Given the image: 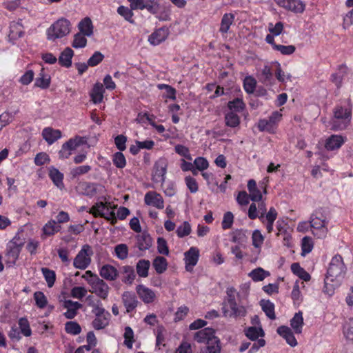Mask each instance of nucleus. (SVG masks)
Listing matches in <instances>:
<instances>
[{"mask_svg":"<svg viewBox=\"0 0 353 353\" xmlns=\"http://www.w3.org/2000/svg\"><path fill=\"white\" fill-rule=\"evenodd\" d=\"M352 110V105L350 99L335 106L333 110L332 130H343L347 128L351 123Z\"/></svg>","mask_w":353,"mask_h":353,"instance_id":"obj_1","label":"nucleus"},{"mask_svg":"<svg viewBox=\"0 0 353 353\" xmlns=\"http://www.w3.org/2000/svg\"><path fill=\"white\" fill-rule=\"evenodd\" d=\"M346 268L343 257L336 254L332 257L325 279V288L327 289L328 282H334L338 277L345 273Z\"/></svg>","mask_w":353,"mask_h":353,"instance_id":"obj_2","label":"nucleus"},{"mask_svg":"<svg viewBox=\"0 0 353 353\" xmlns=\"http://www.w3.org/2000/svg\"><path fill=\"white\" fill-rule=\"evenodd\" d=\"M70 22L67 19H59L47 29V39L49 41H55L66 36L70 32Z\"/></svg>","mask_w":353,"mask_h":353,"instance_id":"obj_3","label":"nucleus"},{"mask_svg":"<svg viewBox=\"0 0 353 353\" xmlns=\"http://www.w3.org/2000/svg\"><path fill=\"white\" fill-rule=\"evenodd\" d=\"M310 226L312 229L313 234L317 238L325 236L327 228L325 217L323 214L317 210L311 214L310 219Z\"/></svg>","mask_w":353,"mask_h":353,"instance_id":"obj_4","label":"nucleus"},{"mask_svg":"<svg viewBox=\"0 0 353 353\" xmlns=\"http://www.w3.org/2000/svg\"><path fill=\"white\" fill-rule=\"evenodd\" d=\"M281 119L282 114L279 111H274L268 119H259L257 128L261 132L265 131L269 133H274Z\"/></svg>","mask_w":353,"mask_h":353,"instance_id":"obj_5","label":"nucleus"},{"mask_svg":"<svg viewBox=\"0 0 353 353\" xmlns=\"http://www.w3.org/2000/svg\"><path fill=\"white\" fill-rule=\"evenodd\" d=\"M92 254V248L88 244L83 245L74 259V267L77 269L85 270L91 263Z\"/></svg>","mask_w":353,"mask_h":353,"instance_id":"obj_6","label":"nucleus"},{"mask_svg":"<svg viewBox=\"0 0 353 353\" xmlns=\"http://www.w3.org/2000/svg\"><path fill=\"white\" fill-rule=\"evenodd\" d=\"M88 284L91 287L90 290L92 293L95 294L97 296L105 300L108 298L110 288L108 285L99 276L90 279Z\"/></svg>","mask_w":353,"mask_h":353,"instance_id":"obj_7","label":"nucleus"},{"mask_svg":"<svg viewBox=\"0 0 353 353\" xmlns=\"http://www.w3.org/2000/svg\"><path fill=\"white\" fill-rule=\"evenodd\" d=\"M167 168L168 161L166 159L161 158L158 159L154 165L152 181L156 183H163L165 179Z\"/></svg>","mask_w":353,"mask_h":353,"instance_id":"obj_8","label":"nucleus"},{"mask_svg":"<svg viewBox=\"0 0 353 353\" xmlns=\"http://www.w3.org/2000/svg\"><path fill=\"white\" fill-rule=\"evenodd\" d=\"M221 310L225 317H244L247 314L245 307L236 302L229 304L228 306L222 305Z\"/></svg>","mask_w":353,"mask_h":353,"instance_id":"obj_9","label":"nucleus"},{"mask_svg":"<svg viewBox=\"0 0 353 353\" xmlns=\"http://www.w3.org/2000/svg\"><path fill=\"white\" fill-rule=\"evenodd\" d=\"M280 6L294 13H303L305 5L301 0H274Z\"/></svg>","mask_w":353,"mask_h":353,"instance_id":"obj_10","label":"nucleus"},{"mask_svg":"<svg viewBox=\"0 0 353 353\" xmlns=\"http://www.w3.org/2000/svg\"><path fill=\"white\" fill-rule=\"evenodd\" d=\"M144 202L147 205L154 207L159 210L164 208V200L162 196L155 191L148 192L144 196Z\"/></svg>","mask_w":353,"mask_h":353,"instance_id":"obj_11","label":"nucleus"},{"mask_svg":"<svg viewBox=\"0 0 353 353\" xmlns=\"http://www.w3.org/2000/svg\"><path fill=\"white\" fill-rule=\"evenodd\" d=\"M184 256L185 269L191 272L199 261V250L196 247H191L185 252Z\"/></svg>","mask_w":353,"mask_h":353,"instance_id":"obj_12","label":"nucleus"},{"mask_svg":"<svg viewBox=\"0 0 353 353\" xmlns=\"http://www.w3.org/2000/svg\"><path fill=\"white\" fill-rule=\"evenodd\" d=\"M278 212L274 207L270 208L265 216H259L261 222L265 225L268 233L273 232L274 223L277 219Z\"/></svg>","mask_w":353,"mask_h":353,"instance_id":"obj_13","label":"nucleus"},{"mask_svg":"<svg viewBox=\"0 0 353 353\" xmlns=\"http://www.w3.org/2000/svg\"><path fill=\"white\" fill-rule=\"evenodd\" d=\"M21 250L22 248L17 245H10L8 243H7L5 257L6 262L9 266L15 265Z\"/></svg>","mask_w":353,"mask_h":353,"instance_id":"obj_14","label":"nucleus"},{"mask_svg":"<svg viewBox=\"0 0 353 353\" xmlns=\"http://www.w3.org/2000/svg\"><path fill=\"white\" fill-rule=\"evenodd\" d=\"M61 229V226L57 224V221L54 219L48 221L41 229V238L43 240L46 239L48 237L52 236Z\"/></svg>","mask_w":353,"mask_h":353,"instance_id":"obj_15","label":"nucleus"},{"mask_svg":"<svg viewBox=\"0 0 353 353\" xmlns=\"http://www.w3.org/2000/svg\"><path fill=\"white\" fill-rule=\"evenodd\" d=\"M169 33L170 31L168 28L165 26L160 28L149 36L148 41L153 46L159 45L167 39Z\"/></svg>","mask_w":353,"mask_h":353,"instance_id":"obj_16","label":"nucleus"},{"mask_svg":"<svg viewBox=\"0 0 353 353\" xmlns=\"http://www.w3.org/2000/svg\"><path fill=\"white\" fill-rule=\"evenodd\" d=\"M66 312L63 316L68 319H73L78 314V310L82 307V304L72 300H65L63 304Z\"/></svg>","mask_w":353,"mask_h":353,"instance_id":"obj_17","label":"nucleus"},{"mask_svg":"<svg viewBox=\"0 0 353 353\" xmlns=\"http://www.w3.org/2000/svg\"><path fill=\"white\" fill-rule=\"evenodd\" d=\"M9 28V40L13 43L24 34V28L21 21L10 22Z\"/></svg>","mask_w":353,"mask_h":353,"instance_id":"obj_18","label":"nucleus"},{"mask_svg":"<svg viewBox=\"0 0 353 353\" xmlns=\"http://www.w3.org/2000/svg\"><path fill=\"white\" fill-rule=\"evenodd\" d=\"M137 293L142 301L146 304L154 302L156 298L155 292L143 285H139L136 288Z\"/></svg>","mask_w":353,"mask_h":353,"instance_id":"obj_19","label":"nucleus"},{"mask_svg":"<svg viewBox=\"0 0 353 353\" xmlns=\"http://www.w3.org/2000/svg\"><path fill=\"white\" fill-rule=\"evenodd\" d=\"M259 79L263 84L267 86L274 85V70L272 67L269 65H265L261 70Z\"/></svg>","mask_w":353,"mask_h":353,"instance_id":"obj_20","label":"nucleus"},{"mask_svg":"<svg viewBox=\"0 0 353 353\" xmlns=\"http://www.w3.org/2000/svg\"><path fill=\"white\" fill-rule=\"evenodd\" d=\"M276 332L279 336L283 338L286 343L291 347H295L298 343L290 327L285 325L279 326Z\"/></svg>","mask_w":353,"mask_h":353,"instance_id":"obj_21","label":"nucleus"},{"mask_svg":"<svg viewBox=\"0 0 353 353\" xmlns=\"http://www.w3.org/2000/svg\"><path fill=\"white\" fill-rule=\"evenodd\" d=\"M215 332L214 329L210 327L204 328L200 331L196 332L194 334V340L199 343H206L212 340V338H216V336L214 335Z\"/></svg>","mask_w":353,"mask_h":353,"instance_id":"obj_22","label":"nucleus"},{"mask_svg":"<svg viewBox=\"0 0 353 353\" xmlns=\"http://www.w3.org/2000/svg\"><path fill=\"white\" fill-rule=\"evenodd\" d=\"M122 301L128 313L132 312L137 307L138 301L133 292H124L122 294Z\"/></svg>","mask_w":353,"mask_h":353,"instance_id":"obj_23","label":"nucleus"},{"mask_svg":"<svg viewBox=\"0 0 353 353\" xmlns=\"http://www.w3.org/2000/svg\"><path fill=\"white\" fill-rule=\"evenodd\" d=\"M235 15L233 13H225L221 20L219 32L222 36L230 32V27L234 24Z\"/></svg>","mask_w":353,"mask_h":353,"instance_id":"obj_24","label":"nucleus"},{"mask_svg":"<svg viewBox=\"0 0 353 353\" xmlns=\"http://www.w3.org/2000/svg\"><path fill=\"white\" fill-rule=\"evenodd\" d=\"M42 137L48 145L53 144L61 137V132L50 127H46L42 130Z\"/></svg>","mask_w":353,"mask_h":353,"instance_id":"obj_25","label":"nucleus"},{"mask_svg":"<svg viewBox=\"0 0 353 353\" xmlns=\"http://www.w3.org/2000/svg\"><path fill=\"white\" fill-rule=\"evenodd\" d=\"M104 208L105 207V203H103V201H99L97 202L94 205L92 206V208L90 209L88 212L93 215L94 217H102L104 218L105 220L109 221L111 219V218L115 216V213L114 211H108L105 213H101L99 212L97 210L99 208Z\"/></svg>","mask_w":353,"mask_h":353,"instance_id":"obj_26","label":"nucleus"},{"mask_svg":"<svg viewBox=\"0 0 353 353\" xmlns=\"http://www.w3.org/2000/svg\"><path fill=\"white\" fill-rule=\"evenodd\" d=\"M99 274L102 278L107 281H114L119 276L117 269L112 265H103L99 270Z\"/></svg>","mask_w":353,"mask_h":353,"instance_id":"obj_27","label":"nucleus"},{"mask_svg":"<svg viewBox=\"0 0 353 353\" xmlns=\"http://www.w3.org/2000/svg\"><path fill=\"white\" fill-rule=\"evenodd\" d=\"M48 176L53 182L54 185L60 190L64 188L63 177L64 175L57 168L54 166H50L48 168Z\"/></svg>","mask_w":353,"mask_h":353,"instance_id":"obj_28","label":"nucleus"},{"mask_svg":"<svg viewBox=\"0 0 353 353\" xmlns=\"http://www.w3.org/2000/svg\"><path fill=\"white\" fill-rule=\"evenodd\" d=\"M137 248L141 251L148 250L152 244V239L150 235L145 231L141 232L137 236Z\"/></svg>","mask_w":353,"mask_h":353,"instance_id":"obj_29","label":"nucleus"},{"mask_svg":"<svg viewBox=\"0 0 353 353\" xmlns=\"http://www.w3.org/2000/svg\"><path fill=\"white\" fill-rule=\"evenodd\" d=\"M104 92L105 90L103 85L99 82L96 83L90 93V98L92 102L95 104L102 102Z\"/></svg>","mask_w":353,"mask_h":353,"instance_id":"obj_30","label":"nucleus"},{"mask_svg":"<svg viewBox=\"0 0 353 353\" xmlns=\"http://www.w3.org/2000/svg\"><path fill=\"white\" fill-rule=\"evenodd\" d=\"M122 282L125 284L131 285L135 279L136 275L134 268L130 265H124L120 268Z\"/></svg>","mask_w":353,"mask_h":353,"instance_id":"obj_31","label":"nucleus"},{"mask_svg":"<svg viewBox=\"0 0 353 353\" xmlns=\"http://www.w3.org/2000/svg\"><path fill=\"white\" fill-rule=\"evenodd\" d=\"M344 143V139L341 135L333 134L327 139L325 148L327 150H334L339 149Z\"/></svg>","mask_w":353,"mask_h":353,"instance_id":"obj_32","label":"nucleus"},{"mask_svg":"<svg viewBox=\"0 0 353 353\" xmlns=\"http://www.w3.org/2000/svg\"><path fill=\"white\" fill-rule=\"evenodd\" d=\"M74 56L73 50L68 47L61 52L59 57V64L65 68H70L72 65V59Z\"/></svg>","mask_w":353,"mask_h":353,"instance_id":"obj_33","label":"nucleus"},{"mask_svg":"<svg viewBox=\"0 0 353 353\" xmlns=\"http://www.w3.org/2000/svg\"><path fill=\"white\" fill-rule=\"evenodd\" d=\"M303 313L299 311L294 315L290 320V325L296 334H301L303 327Z\"/></svg>","mask_w":353,"mask_h":353,"instance_id":"obj_34","label":"nucleus"},{"mask_svg":"<svg viewBox=\"0 0 353 353\" xmlns=\"http://www.w3.org/2000/svg\"><path fill=\"white\" fill-rule=\"evenodd\" d=\"M80 32L84 36L90 37L93 34V25L89 17H85L79 23Z\"/></svg>","mask_w":353,"mask_h":353,"instance_id":"obj_35","label":"nucleus"},{"mask_svg":"<svg viewBox=\"0 0 353 353\" xmlns=\"http://www.w3.org/2000/svg\"><path fill=\"white\" fill-rule=\"evenodd\" d=\"M273 64L275 66V69L274 70V74L279 82L283 83H286L287 81H292V75L290 74H285L283 72V70L281 68L280 63L276 61Z\"/></svg>","mask_w":353,"mask_h":353,"instance_id":"obj_36","label":"nucleus"},{"mask_svg":"<svg viewBox=\"0 0 353 353\" xmlns=\"http://www.w3.org/2000/svg\"><path fill=\"white\" fill-rule=\"evenodd\" d=\"M227 107L230 112L240 113L245 109V103L242 98L236 97L232 101H229Z\"/></svg>","mask_w":353,"mask_h":353,"instance_id":"obj_37","label":"nucleus"},{"mask_svg":"<svg viewBox=\"0 0 353 353\" xmlns=\"http://www.w3.org/2000/svg\"><path fill=\"white\" fill-rule=\"evenodd\" d=\"M51 83V78L49 75L44 74V69L42 68L39 73V77L35 79L34 87L40 88L41 89H47L50 87Z\"/></svg>","mask_w":353,"mask_h":353,"instance_id":"obj_38","label":"nucleus"},{"mask_svg":"<svg viewBox=\"0 0 353 353\" xmlns=\"http://www.w3.org/2000/svg\"><path fill=\"white\" fill-rule=\"evenodd\" d=\"M150 267V262L146 259H140L136 265L137 274L140 277L145 278L148 276V271Z\"/></svg>","mask_w":353,"mask_h":353,"instance_id":"obj_39","label":"nucleus"},{"mask_svg":"<svg viewBox=\"0 0 353 353\" xmlns=\"http://www.w3.org/2000/svg\"><path fill=\"white\" fill-rule=\"evenodd\" d=\"M260 305L261 306L263 311L270 319L274 320L276 319L274 305L273 303L269 300H261Z\"/></svg>","mask_w":353,"mask_h":353,"instance_id":"obj_40","label":"nucleus"},{"mask_svg":"<svg viewBox=\"0 0 353 353\" xmlns=\"http://www.w3.org/2000/svg\"><path fill=\"white\" fill-rule=\"evenodd\" d=\"M244 333L246 337L251 341H256L259 339V336H264V332L261 327L257 328L254 326H250L244 330Z\"/></svg>","mask_w":353,"mask_h":353,"instance_id":"obj_41","label":"nucleus"},{"mask_svg":"<svg viewBox=\"0 0 353 353\" xmlns=\"http://www.w3.org/2000/svg\"><path fill=\"white\" fill-rule=\"evenodd\" d=\"M248 276L252 279L254 282L262 281L266 277L270 276V272L263 270L262 268H257L253 270H252Z\"/></svg>","mask_w":353,"mask_h":353,"instance_id":"obj_42","label":"nucleus"},{"mask_svg":"<svg viewBox=\"0 0 353 353\" xmlns=\"http://www.w3.org/2000/svg\"><path fill=\"white\" fill-rule=\"evenodd\" d=\"M110 316H106L103 314L100 316H96L94 319L92 321V326L95 330H101L107 327L109 324Z\"/></svg>","mask_w":353,"mask_h":353,"instance_id":"obj_43","label":"nucleus"},{"mask_svg":"<svg viewBox=\"0 0 353 353\" xmlns=\"http://www.w3.org/2000/svg\"><path fill=\"white\" fill-rule=\"evenodd\" d=\"M291 270L294 274L305 281H308L311 279L310 274L301 268L299 263H292L291 265Z\"/></svg>","mask_w":353,"mask_h":353,"instance_id":"obj_44","label":"nucleus"},{"mask_svg":"<svg viewBox=\"0 0 353 353\" xmlns=\"http://www.w3.org/2000/svg\"><path fill=\"white\" fill-rule=\"evenodd\" d=\"M152 265L158 274H162L167 270L168 262L165 258L159 256L154 259Z\"/></svg>","mask_w":353,"mask_h":353,"instance_id":"obj_45","label":"nucleus"},{"mask_svg":"<svg viewBox=\"0 0 353 353\" xmlns=\"http://www.w3.org/2000/svg\"><path fill=\"white\" fill-rule=\"evenodd\" d=\"M225 125L230 128H236L240 124V117L234 112H228L225 114Z\"/></svg>","mask_w":353,"mask_h":353,"instance_id":"obj_46","label":"nucleus"},{"mask_svg":"<svg viewBox=\"0 0 353 353\" xmlns=\"http://www.w3.org/2000/svg\"><path fill=\"white\" fill-rule=\"evenodd\" d=\"M19 330L22 335L26 337L32 335V330L30 328V323L27 318L21 317L18 321Z\"/></svg>","mask_w":353,"mask_h":353,"instance_id":"obj_47","label":"nucleus"},{"mask_svg":"<svg viewBox=\"0 0 353 353\" xmlns=\"http://www.w3.org/2000/svg\"><path fill=\"white\" fill-rule=\"evenodd\" d=\"M157 88L159 90H165L166 93L163 94V98L169 99L171 100H176V90L175 88L172 87L170 85L165 84V83H159L157 85Z\"/></svg>","mask_w":353,"mask_h":353,"instance_id":"obj_48","label":"nucleus"},{"mask_svg":"<svg viewBox=\"0 0 353 353\" xmlns=\"http://www.w3.org/2000/svg\"><path fill=\"white\" fill-rule=\"evenodd\" d=\"M41 272L43 276L47 283L49 288H52L56 281V274L54 270H52L48 268H42Z\"/></svg>","mask_w":353,"mask_h":353,"instance_id":"obj_49","label":"nucleus"},{"mask_svg":"<svg viewBox=\"0 0 353 353\" xmlns=\"http://www.w3.org/2000/svg\"><path fill=\"white\" fill-rule=\"evenodd\" d=\"M239 295V292L234 288H228L226 290V297L222 305L228 306L229 304H232L233 303L236 302V296Z\"/></svg>","mask_w":353,"mask_h":353,"instance_id":"obj_50","label":"nucleus"},{"mask_svg":"<svg viewBox=\"0 0 353 353\" xmlns=\"http://www.w3.org/2000/svg\"><path fill=\"white\" fill-rule=\"evenodd\" d=\"M256 80L252 76H247L243 80V89L248 94H252L256 87Z\"/></svg>","mask_w":353,"mask_h":353,"instance_id":"obj_51","label":"nucleus"},{"mask_svg":"<svg viewBox=\"0 0 353 353\" xmlns=\"http://www.w3.org/2000/svg\"><path fill=\"white\" fill-rule=\"evenodd\" d=\"M92 170L90 165H83L75 167L70 170V174L72 179H76L81 175L88 173Z\"/></svg>","mask_w":353,"mask_h":353,"instance_id":"obj_52","label":"nucleus"},{"mask_svg":"<svg viewBox=\"0 0 353 353\" xmlns=\"http://www.w3.org/2000/svg\"><path fill=\"white\" fill-rule=\"evenodd\" d=\"M65 331L72 335H77L81 332V325L76 321H68L65 324Z\"/></svg>","mask_w":353,"mask_h":353,"instance_id":"obj_53","label":"nucleus"},{"mask_svg":"<svg viewBox=\"0 0 353 353\" xmlns=\"http://www.w3.org/2000/svg\"><path fill=\"white\" fill-rule=\"evenodd\" d=\"M133 10H131L130 8H128V7L120 6L117 8V12L119 14L122 16L126 21L130 22V23H134V20L133 19Z\"/></svg>","mask_w":353,"mask_h":353,"instance_id":"obj_54","label":"nucleus"},{"mask_svg":"<svg viewBox=\"0 0 353 353\" xmlns=\"http://www.w3.org/2000/svg\"><path fill=\"white\" fill-rule=\"evenodd\" d=\"M124 345L128 348L132 349L133 343L134 342V332L130 326H126L125 327L124 332Z\"/></svg>","mask_w":353,"mask_h":353,"instance_id":"obj_55","label":"nucleus"},{"mask_svg":"<svg viewBox=\"0 0 353 353\" xmlns=\"http://www.w3.org/2000/svg\"><path fill=\"white\" fill-rule=\"evenodd\" d=\"M113 164L119 169H122L126 165V159L121 152H117L112 156Z\"/></svg>","mask_w":353,"mask_h":353,"instance_id":"obj_56","label":"nucleus"},{"mask_svg":"<svg viewBox=\"0 0 353 353\" xmlns=\"http://www.w3.org/2000/svg\"><path fill=\"white\" fill-rule=\"evenodd\" d=\"M34 299L36 305L40 308L43 309L48 304V299L43 292L37 291L34 293Z\"/></svg>","mask_w":353,"mask_h":353,"instance_id":"obj_57","label":"nucleus"},{"mask_svg":"<svg viewBox=\"0 0 353 353\" xmlns=\"http://www.w3.org/2000/svg\"><path fill=\"white\" fill-rule=\"evenodd\" d=\"M114 252L116 256L120 260H124L128 256V247L126 244L121 243L115 246Z\"/></svg>","mask_w":353,"mask_h":353,"instance_id":"obj_58","label":"nucleus"},{"mask_svg":"<svg viewBox=\"0 0 353 353\" xmlns=\"http://www.w3.org/2000/svg\"><path fill=\"white\" fill-rule=\"evenodd\" d=\"M343 332L346 339L353 341V318L349 319L345 323Z\"/></svg>","mask_w":353,"mask_h":353,"instance_id":"obj_59","label":"nucleus"},{"mask_svg":"<svg viewBox=\"0 0 353 353\" xmlns=\"http://www.w3.org/2000/svg\"><path fill=\"white\" fill-rule=\"evenodd\" d=\"M264 236L261 234V231L259 230H255L252 232V245L256 248H261L263 241H264Z\"/></svg>","mask_w":353,"mask_h":353,"instance_id":"obj_60","label":"nucleus"},{"mask_svg":"<svg viewBox=\"0 0 353 353\" xmlns=\"http://www.w3.org/2000/svg\"><path fill=\"white\" fill-rule=\"evenodd\" d=\"M206 349L209 353H221L220 341L218 337L212 338L210 342L206 344Z\"/></svg>","mask_w":353,"mask_h":353,"instance_id":"obj_61","label":"nucleus"},{"mask_svg":"<svg viewBox=\"0 0 353 353\" xmlns=\"http://www.w3.org/2000/svg\"><path fill=\"white\" fill-rule=\"evenodd\" d=\"M145 9L152 14H155L159 11V0H145Z\"/></svg>","mask_w":353,"mask_h":353,"instance_id":"obj_62","label":"nucleus"},{"mask_svg":"<svg viewBox=\"0 0 353 353\" xmlns=\"http://www.w3.org/2000/svg\"><path fill=\"white\" fill-rule=\"evenodd\" d=\"M87 44V39L81 33H77L74 37L72 47L74 48H84Z\"/></svg>","mask_w":353,"mask_h":353,"instance_id":"obj_63","label":"nucleus"},{"mask_svg":"<svg viewBox=\"0 0 353 353\" xmlns=\"http://www.w3.org/2000/svg\"><path fill=\"white\" fill-rule=\"evenodd\" d=\"M191 230L190 224L188 221H184L182 225L177 228L176 234L179 238H183L189 235Z\"/></svg>","mask_w":353,"mask_h":353,"instance_id":"obj_64","label":"nucleus"}]
</instances>
